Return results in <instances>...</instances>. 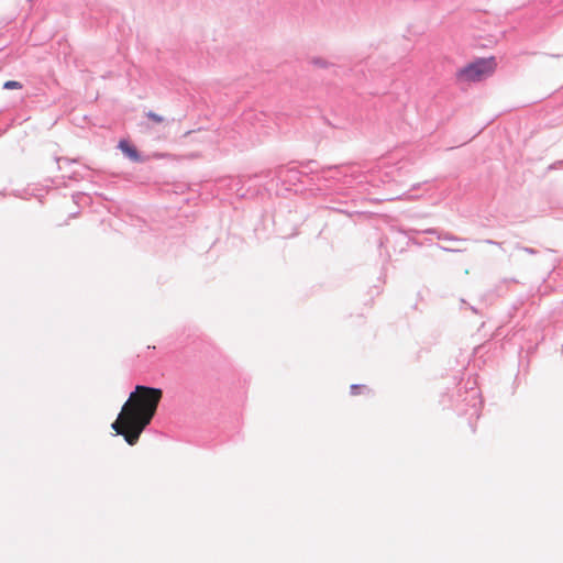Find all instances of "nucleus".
<instances>
[{
	"label": "nucleus",
	"instance_id": "nucleus-3",
	"mask_svg": "<svg viewBox=\"0 0 563 563\" xmlns=\"http://www.w3.org/2000/svg\"><path fill=\"white\" fill-rule=\"evenodd\" d=\"M119 148L133 162H139L141 159L136 148L131 145L129 142L121 140L119 142Z\"/></svg>",
	"mask_w": 563,
	"mask_h": 563
},
{
	"label": "nucleus",
	"instance_id": "nucleus-6",
	"mask_svg": "<svg viewBox=\"0 0 563 563\" xmlns=\"http://www.w3.org/2000/svg\"><path fill=\"white\" fill-rule=\"evenodd\" d=\"M363 389H366L365 385H352L351 386V391L353 395H358L361 393V390H363Z\"/></svg>",
	"mask_w": 563,
	"mask_h": 563
},
{
	"label": "nucleus",
	"instance_id": "nucleus-1",
	"mask_svg": "<svg viewBox=\"0 0 563 563\" xmlns=\"http://www.w3.org/2000/svg\"><path fill=\"white\" fill-rule=\"evenodd\" d=\"M162 397V389L137 385L112 423V429L130 445L136 444L155 416Z\"/></svg>",
	"mask_w": 563,
	"mask_h": 563
},
{
	"label": "nucleus",
	"instance_id": "nucleus-2",
	"mask_svg": "<svg viewBox=\"0 0 563 563\" xmlns=\"http://www.w3.org/2000/svg\"><path fill=\"white\" fill-rule=\"evenodd\" d=\"M497 69L494 56L476 58L459 68L454 78L459 85L477 84L492 77Z\"/></svg>",
	"mask_w": 563,
	"mask_h": 563
},
{
	"label": "nucleus",
	"instance_id": "nucleus-4",
	"mask_svg": "<svg viewBox=\"0 0 563 563\" xmlns=\"http://www.w3.org/2000/svg\"><path fill=\"white\" fill-rule=\"evenodd\" d=\"M3 88L4 89H21L22 84L16 80H8L4 82Z\"/></svg>",
	"mask_w": 563,
	"mask_h": 563
},
{
	"label": "nucleus",
	"instance_id": "nucleus-5",
	"mask_svg": "<svg viewBox=\"0 0 563 563\" xmlns=\"http://www.w3.org/2000/svg\"><path fill=\"white\" fill-rule=\"evenodd\" d=\"M146 117H147L148 119H151L152 121H154L155 123H162V122H164V117H162V115H159V114H157V113H155V112H153V111L147 112V113H146Z\"/></svg>",
	"mask_w": 563,
	"mask_h": 563
}]
</instances>
